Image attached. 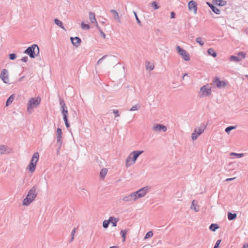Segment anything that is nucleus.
Listing matches in <instances>:
<instances>
[{
  "label": "nucleus",
  "instance_id": "nucleus-1",
  "mask_svg": "<svg viewBox=\"0 0 248 248\" xmlns=\"http://www.w3.org/2000/svg\"><path fill=\"white\" fill-rule=\"evenodd\" d=\"M37 188L35 186H33L29 191L26 197L23 201V205L28 206L32 202L36 197L38 193L36 191Z\"/></svg>",
  "mask_w": 248,
  "mask_h": 248
},
{
  "label": "nucleus",
  "instance_id": "nucleus-2",
  "mask_svg": "<svg viewBox=\"0 0 248 248\" xmlns=\"http://www.w3.org/2000/svg\"><path fill=\"white\" fill-rule=\"evenodd\" d=\"M143 153V151H134L131 152L125 160V166L129 167L134 164L138 157Z\"/></svg>",
  "mask_w": 248,
  "mask_h": 248
},
{
  "label": "nucleus",
  "instance_id": "nucleus-3",
  "mask_svg": "<svg viewBox=\"0 0 248 248\" xmlns=\"http://www.w3.org/2000/svg\"><path fill=\"white\" fill-rule=\"evenodd\" d=\"M60 105H61L62 114V115L65 126L67 128H69L70 127V124L68 121V110L64 101L63 99H60Z\"/></svg>",
  "mask_w": 248,
  "mask_h": 248
},
{
  "label": "nucleus",
  "instance_id": "nucleus-4",
  "mask_svg": "<svg viewBox=\"0 0 248 248\" xmlns=\"http://www.w3.org/2000/svg\"><path fill=\"white\" fill-rule=\"evenodd\" d=\"M24 53L28 54L31 58H34L39 54V48L37 45L34 44L28 47Z\"/></svg>",
  "mask_w": 248,
  "mask_h": 248
},
{
  "label": "nucleus",
  "instance_id": "nucleus-5",
  "mask_svg": "<svg viewBox=\"0 0 248 248\" xmlns=\"http://www.w3.org/2000/svg\"><path fill=\"white\" fill-rule=\"evenodd\" d=\"M41 102V98L37 97L36 98H31L30 99L27 104V111L31 113L34 108L37 107Z\"/></svg>",
  "mask_w": 248,
  "mask_h": 248
},
{
  "label": "nucleus",
  "instance_id": "nucleus-6",
  "mask_svg": "<svg viewBox=\"0 0 248 248\" xmlns=\"http://www.w3.org/2000/svg\"><path fill=\"white\" fill-rule=\"evenodd\" d=\"M39 157V154L38 152H35L33 154L31 159V161L29 165V170L31 172H32L35 170L37 162L38 161Z\"/></svg>",
  "mask_w": 248,
  "mask_h": 248
},
{
  "label": "nucleus",
  "instance_id": "nucleus-7",
  "mask_svg": "<svg viewBox=\"0 0 248 248\" xmlns=\"http://www.w3.org/2000/svg\"><path fill=\"white\" fill-rule=\"evenodd\" d=\"M211 94V89L208 84L202 87L200 89L199 96L200 97L208 96Z\"/></svg>",
  "mask_w": 248,
  "mask_h": 248
},
{
  "label": "nucleus",
  "instance_id": "nucleus-8",
  "mask_svg": "<svg viewBox=\"0 0 248 248\" xmlns=\"http://www.w3.org/2000/svg\"><path fill=\"white\" fill-rule=\"evenodd\" d=\"M149 189L150 187L149 186H145L134 192L135 197H137V200L145 196L149 191Z\"/></svg>",
  "mask_w": 248,
  "mask_h": 248
},
{
  "label": "nucleus",
  "instance_id": "nucleus-9",
  "mask_svg": "<svg viewBox=\"0 0 248 248\" xmlns=\"http://www.w3.org/2000/svg\"><path fill=\"white\" fill-rule=\"evenodd\" d=\"M176 50L179 54L183 58V59L188 61L190 60V56L188 52L185 49L181 48L180 46H176Z\"/></svg>",
  "mask_w": 248,
  "mask_h": 248
},
{
  "label": "nucleus",
  "instance_id": "nucleus-10",
  "mask_svg": "<svg viewBox=\"0 0 248 248\" xmlns=\"http://www.w3.org/2000/svg\"><path fill=\"white\" fill-rule=\"evenodd\" d=\"M0 78L2 79L4 83L6 84L9 83V74L7 69H2L0 74Z\"/></svg>",
  "mask_w": 248,
  "mask_h": 248
},
{
  "label": "nucleus",
  "instance_id": "nucleus-11",
  "mask_svg": "<svg viewBox=\"0 0 248 248\" xmlns=\"http://www.w3.org/2000/svg\"><path fill=\"white\" fill-rule=\"evenodd\" d=\"M121 199L124 202L133 203L137 200V197H135L134 192H133L128 195L123 197Z\"/></svg>",
  "mask_w": 248,
  "mask_h": 248
},
{
  "label": "nucleus",
  "instance_id": "nucleus-12",
  "mask_svg": "<svg viewBox=\"0 0 248 248\" xmlns=\"http://www.w3.org/2000/svg\"><path fill=\"white\" fill-rule=\"evenodd\" d=\"M152 129L155 132H159L161 131L166 132L167 130V127L161 124H155L152 128Z\"/></svg>",
  "mask_w": 248,
  "mask_h": 248
},
{
  "label": "nucleus",
  "instance_id": "nucleus-13",
  "mask_svg": "<svg viewBox=\"0 0 248 248\" xmlns=\"http://www.w3.org/2000/svg\"><path fill=\"white\" fill-rule=\"evenodd\" d=\"M62 131L60 128H58L57 129V142L59 146L58 149H60L62 146Z\"/></svg>",
  "mask_w": 248,
  "mask_h": 248
},
{
  "label": "nucleus",
  "instance_id": "nucleus-14",
  "mask_svg": "<svg viewBox=\"0 0 248 248\" xmlns=\"http://www.w3.org/2000/svg\"><path fill=\"white\" fill-rule=\"evenodd\" d=\"M188 7L189 11H193L195 14L197 13V4L195 1H190L188 3Z\"/></svg>",
  "mask_w": 248,
  "mask_h": 248
},
{
  "label": "nucleus",
  "instance_id": "nucleus-15",
  "mask_svg": "<svg viewBox=\"0 0 248 248\" xmlns=\"http://www.w3.org/2000/svg\"><path fill=\"white\" fill-rule=\"evenodd\" d=\"M213 82V84L218 88L224 87L226 85V83L224 81H220L218 78H214Z\"/></svg>",
  "mask_w": 248,
  "mask_h": 248
},
{
  "label": "nucleus",
  "instance_id": "nucleus-16",
  "mask_svg": "<svg viewBox=\"0 0 248 248\" xmlns=\"http://www.w3.org/2000/svg\"><path fill=\"white\" fill-rule=\"evenodd\" d=\"M206 125L204 124H202L200 125V127H197L194 130V132H196V134H197V135H198L199 136L202 134L204 129L206 128Z\"/></svg>",
  "mask_w": 248,
  "mask_h": 248
},
{
  "label": "nucleus",
  "instance_id": "nucleus-17",
  "mask_svg": "<svg viewBox=\"0 0 248 248\" xmlns=\"http://www.w3.org/2000/svg\"><path fill=\"white\" fill-rule=\"evenodd\" d=\"M70 40L72 44L77 47L78 46L81 42V39L78 37H70Z\"/></svg>",
  "mask_w": 248,
  "mask_h": 248
},
{
  "label": "nucleus",
  "instance_id": "nucleus-18",
  "mask_svg": "<svg viewBox=\"0 0 248 248\" xmlns=\"http://www.w3.org/2000/svg\"><path fill=\"white\" fill-rule=\"evenodd\" d=\"M207 4L214 13H215L217 14H220V10L218 9L217 7L215 6L214 5L211 4L210 2H207Z\"/></svg>",
  "mask_w": 248,
  "mask_h": 248
},
{
  "label": "nucleus",
  "instance_id": "nucleus-19",
  "mask_svg": "<svg viewBox=\"0 0 248 248\" xmlns=\"http://www.w3.org/2000/svg\"><path fill=\"white\" fill-rule=\"evenodd\" d=\"M110 12L113 14V18L114 19L117 20L118 22L121 23V20L118 12L115 10H111Z\"/></svg>",
  "mask_w": 248,
  "mask_h": 248
},
{
  "label": "nucleus",
  "instance_id": "nucleus-20",
  "mask_svg": "<svg viewBox=\"0 0 248 248\" xmlns=\"http://www.w3.org/2000/svg\"><path fill=\"white\" fill-rule=\"evenodd\" d=\"M89 19L90 21L92 23H95L96 24L97 21L95 18V14L94 13L90 12L89 13Z\"/></svg>",
  "mask_w": 248,
  "mask_h": 248
},
{
  "label": "nucleus",
  "instance_id": "nucleus-21",
  "mask_svg": "<svg viewBox=\"0 0 248 248\" xmlns=\"http://www.w3.org/2000/svg\"><path fill=\"white\" fill-rule=\"evenodd\" d=\"M213 2L220 6H224L227 4L226 1L223 0H213Z\"/></svg>",
  "mask_w": 248,
  "mask_h": 248
},
{
  "label": "nucleus",
  "instance_id": "nucleus-22",
  "mask_svg": "<svg viewBox=\"0 0 248 248\" xmlns=\"http://www.w3.org/2000/svg\"><path fill=\"white\" fill-rule=\"evenodd\" d=\"M128 231L129 229H127L121 230L120 233L122 235V237L123 238V242H124L125 241V236Z\"/></svg>",
  "mask_w": 248,
  "mask_h": 248
},
{
  "label": "nucleus",
  "instance_id": "nucleus-23",
  "mask_svg": "<svg viewBox=\"0 0 248 248\" xmlns=\"http://www.w3.org/2000/svg\"><path fill=\"white\" fill-rule=\"evenodd\" d=\"M108 172V169L106 168L102 169L100 172V176L101 178L104 179L106 176Z\"/></svg>",
  "mask_w": 248,
  "mask_h": 248
},
{
  "label": "nucleus",
  "instance_id": "nucleus-24",
  "mask_svg": "<svg viewBox=\"0 0 248 248\" xmlns=\"http://www.w3.org/2000/svg\"><path fill=\"white\" fill-rule=\"evenodd\" d=\"M237 217V215L235 213H232L231 212H228V218L230 220H232L236 219Z\"/></svg>",
  "mask_w": 248,
  "mask_h": 248
},
{
  "label": "nucleus",
  "instance_id": "nucleus-25",
  "mask_svg": "<svg viewBox=\"0 0 248 248\" xmlns=\"http://www.w3.org/2000/svg\"><path fill=\"white\" fill-rule=\"evenodd\" d=\"M15 98V95H11L7 100L6 102V106H8L10 105L13 101Z\"/></svg>",
  "mask_w": 248,
  "mask_h": 248
},
{
  "label": "nucleus",
  "instance_id": "nucleus-26",
  "mask_svg": "<svg viewBox=\"0 0 248 248\" xmlns=\"http://www.w3.org/2000/svg\"><path fill=\"white\" fill-rule=\"evenodd\" d=\"M218 228L219 226L217 224L212 223L209 226V229L213 232L216 231Z\"/></svg>",
  "mask_w": 248,
  "mask_h": 248
},
{
  "label": "nucleus",
  "instance_id": "nucleus-27",
  "mask_svg": "<svg viewBox=\"0 0 248 248\" xmlns=\"http://www.w3.org/2000/svg\"><path fill=\"white\" fill-rule=\"evenodd\" d=\"M207 52L209 55H211L214 58L217 56V53L213 48H210L208 49Z\"/></svg>",
  "mask_w": 248,
  "mask_h": 248
},
{
  "label": "nucleus",
  "instance_id": "nucleus-28",
  "mask_svg": "<svg viewBox=\"0 0 248 248\" xmlns=\"http://www.w3.org/2000/svg\"><path fill=\"white\" fill-rule=\"evenodd\" d=\"M112 219V217H110L108 220H105L103 222V226L104 228H107L108 227V224Z\"/></svg>",
  "mask_w": 248,
  "mask_h": 248
},
{
  "label": "nucleus",
  "instance_id": "nucleus-29",
  "mask_svg": "<svg viewBox=\"0 0 248 248\" xmlns=\"http://www.w3.org/2000/svg\"><path fill=\"white\" fill-rule=\"evenodd\" d=\"M7 150V147L4 145H0V153L1 155L4 154L5 153L6 151Z\"/></svg>",
  "mask_w": 248,
  "mask_h": 248
},
{
  "label": "nucleus",
  "instance_id": "nucleus-30",
  "mask_svg": "<svg viewBox=\"0 0 248 248\" xmlns=\"http://www.w3.org/2000/svg\"><path fill=\"white\" fill-rule=\"evenodd\" d=\"M230 60L231 61H234L235 62H238L241 61L242 60V59H240L239 57L232 55L230 57Z\"/></svg>",
  "mask_w": 248,
  "mask_h": 248
},
{
  "label": "nucleus",
  "instance_id": "nucleus-31",
  "mask_svg": "<svg viewBox=\"0 0 248 248\" xmlns=\"http://www.w3.org/2000/svg\"><path fill=\"white\" fill-rule=\"evenodd\" d=\"M54 22H55V23L57 26H58L59 27H60L62 29H64V27L63 26V24H62V21H61L59 19L56 18V19H54Z\"/></svg>",
  "mask_w": 248,
  "mask_h": 248
},
{
  "label": "nucleus",
  "instance_id": "nucleus-32",
  "mask_svg": "<svg viewBox=\"0 0 248 248\" xmlns=\"http://www.w3.org/2000/svg\"><path fill=\"white\" fill-rule=\"evenodd\" d=\"M146 68L149 70H152L154 68V65L149 62H146Z\"/></svg>",
  "mask_w": 248,
  "mask_h": 248
},
{
  "label": "nucleus",
  "instance_id": "nucleus-33",
  "mask_svg": "<svg viewBox=\"0 0 248 248\" xmlns=\"http://www.w3.org/2000/svg\"><path fill=\"white\" fill-rule=\"evenodd\" d=\"M96 27H97V29L99 30L100 36L101 37H102L104 39H105L106 38V35H105V33L99 27L97 23H96Z\"/></svg>",
  "mask_w": 248,
  "mask_h": 248
},
{
  "label": "nucleus",
  "instance_id": "nucleus-34",
  "mask_svg": "<svg viewBox=\"0 0 248 248\" xmlns=\"http://www.w3.org/2000/svg\"><path fill=\"white\" fill-rule=\"evenodd\" d=\"M119 221V218H114L112 217V219L110 221V223H112V226L115 227L117 226V222Z\"/></svg>",
  "mask_w": 248,
  "mask_h": 248
},
{
  "label": "nucleus",
  "instance_id": "nucleus-35",
  "mask_svg": "<svg viewBox=\"0 0 248 248\" xmlns=\"http://www.w3.org/2000/svg\"><path fill=\"white\" fill-rule=\"evenodd\" d=\"M236 126H230L226 128L225 131L226 133H229L231 130L235 129Z\"/></svg>",
  "mask_w": 248,
  "mask_h": 248
},
{
  "label": "nucleus",
  "instance_id": "nucleus-36",
  "mask_svg": "<svg viewBox=\"0 0 248 248\" xmlns=\"http://www.w3.org/2000/svg\"><path fill=\"white\" fill-rule=\"evenodd\" d=\"M140 108V105L139 104H136V105L133 106V107H132L130 108V109H129V110L131 111L137 110L139 109Z\"/></svg>",
  "mask_w": 248,
  "mask_h": 248
},
{
  "label": "nucleus",
  "instance_id": "nucleus-37",
  "mask_svg": "<svg viewBox=\"0 0 248 248\" xmlns=\"http://www.w3.org/2000/svg\"><path fill=\"white\" fill-rule=\"evenodd\" d=\"M153 235V233L152 231H149L145 234V236L144 239H146L152 237Z\"/></svg>",
  "mask_w": 248,
  "mask_h": 248
},
{
  "label": "nucleus",
  "instance_id": "nucleus-38",
  "mask_svg": "<svg viewBox=\"0 0 248 248\" xmlns=\"http://www.w3.org/2000/svg\"><path fill=\"white\" fill-rule=\"evenodd\" d=\"M81 26L83 30H89L90 29V26L88 24H85L84 22H82Z\"/></svg>",
  "mask_w": 248,
  "mask_h": 248
},
{
  "label": "nucleus",
  "instance_id": "nucleus-39",
  "mask_svg": "<svg viewBox=\"0 0 248 248\" xmlns=\"http://www.w3.org/2000/svg\"><path fill=\"white\" fill-rule=\"evenodd\" d=\"M194 201H193L192 202V205H191V208L192 209H193L196 212H198L199 210V206L197 207L196 206H195L194 205Z\"/></svg>",
  "mask_w": 248,
  "mask_h": 248
},
{
  "label": "nucleus",
  "instance_id": "nucleus-40",
  "mask_svg": "<svg viewBox=\"0 0 248 248\" xmlns=\"http://www.w3.org/2000/svg\"><path fill=\"white\" fill-rule=\"evenodd\" d=\"M196 41L197 43H199L201 46H202L204 44L203 42L202 41V38L201 37H198L196 39Z\"/></svg>",
  "mask_w": 248,
  "mask_h": 248
},
{
  "label": "nucleus",
  "instance_id": "nucleus-41",
  "mask_svg": "<svg viewBox=\"0 0 248 248\" xmlns=\"http://www.w3.org/2000/svg\"><path fill=\"white\" fill-rule=\"evenodd\" d=\"M231 155L235 156L238 158L242 157L244 156V154L243 153L238 154V153H231Z\"/></svg>",
  "mask_w": 248,
  "mask_h": 248
},
{
  "label": "nucleus",
  "instance_id": "nucleus-42",
  "mask_svg": "<svg viewBox=\"0 0 248 248\" xmlns=\"http://www.w3.org/2000/svg\"><path fill=\"white\" fill-rule=\"evenodd\" d=\"M133 13L135 15V18H136V21L137 22V23L139 25H141V21L139 19V17H138V16L137 15V13L135 11H133Z\"/></svg>",
  "mask_w": 248,
  "mask_h": 248
},
{
  "label": "nucleus",
  "instance_id": "nucleus-43",
  "mask_svg": "<svg viewBox=\"0 0 248 248\" xmlns=\"http://www.w3.org/2000/svg\"><path fill=\"white\" fill-rule=\"evenodd\" d=\"M151 5L154 8V9H157L159 8V6L157 5V3L155 1H153L151 3Z\"/></svg>",
  "mask_w": 248,
  "mask_h": 248
},
{
  "label": "nucleus",
  "instance_id": "nucleus-44",
  "mask_svg": "<svg viewBox=\"0 0 248 248\" xmlns=\"http://www.w3.org/2000/svg\"><path fill=\"white\" fill-rule=\"evenodd\" d=\"M198 136H199L196 134V132L194 131L191 135V138L193 140H195L197 139Z\"/></svg>",
  "mask_w": 248,
  "mask_h": 248
},
{
  "label": "nucleus",
  "instance_id": "nucleus-45",
  "mask_svg": "<svg viewBox=\"0 0 248 248\" xmlns=\"http://www.w3.org/2000/svg\"><path fill=\"white\" fill-rule=\"evenodd\" d=\"M76 228H74L73 231H72V232H71V239L70 241V242H72L73 241V240H74V235H75V233L76 232Z\"/></svg>",
  "mask_w": 248,
  "mask_h": 248
},
{
  "label": "nucleus",
  "instance_id": "nucleus-46",
  "mask_svg": "<svg viewBox=\"0 0 248 248\" xmlns=\"http://www.w3.org/2000/svg\"><path fill=\"white\" fill-rule=\"evenodd\" d=\"M239 56H240L241 57V58L242 59H245V57H246V53L243 52H238V54H237Z\"/></svg>",
  "mask_w": 248,
  "mask_h": 248
},
{
  "label": "nucleus",
  "instance_id": "nucleus-47",
  "mask_svg": "<svg viewBox=\"0 0 248 248\" xmlns=\"http://www.w3.org/2000/svg\"><path fill=\"white\" fill-rule=\"evenodd\" d=\"M9 59L11 60H14L16 59V55L14 53H11L9 55Z\"/></svg>",
  "mask_w": 248,
  "mask_h": 248
},
{
  "label": "nucleus",
  "instance_id": "nucleus-48",
  "mask_svg": "<svg viewBox=\"0 0 248 248\" xmlns=\"http://www.w3.org/2000/svg\"><path fill=\"white\" fill-rule=\"evenodd\" d=\"M113 113L115 115V117H118L120 116V114L119 113V110L118 109H113Z\"/></svg>",
  "mask_w": 248,
  "mask_h": 248
},
{
  "label": "nucleus",
  "instance_id": "nucleus-49",
  "mask_svg": "<svg viewBox=\"0 0 248 248\" xmlns=\"http://www.w3.org/2000/svg\"><path fill=\"white\" fill-rule=\"evenodd\" d=\"M107 55H104L101 58H100L98 61V62H97V64L98 65V64H100L102 62L103 60L107 57Z\"/></svg>",
  "mask_w": 248,
  "mask_h": 248
},
{
  "label": "nucleus",
  "instance_id": "nucleus-50",
  "mask_svg": "<svg viewBox=\"0 0 248 248\" xmlns=\"http://www.w3.org/2000/svg\"><path fill=\"white\" fill-rule=\"evenodd\" d=\"M221 240H220V239L218 240L216 242V244H215V245L214 246V248H218V247H219V244H220V243H221Z\"/></svg>",
  "mask_w": 248,
  "mask_h": 248
},
{
  "label": "nucleus",
  "instance_id": "nucleus-51",
  "mask_svg": "<svg viewBox=\"0 0 248 248\" xmlns=\"http://www.w3.org/2000/svg\"><path fill=\"white\" fill-rule=\"evenodd\" d=\"M22 62H27L28 60V57L27 56H25V57H23L21 60Z\"/></svg>",
  "mask_w": 248,
  "mask_h": 248
},
{
  "label": "nucleus",
  "instance_id": "nucleus-52",
  "mask_svg": "<svg viewBox=\"0 0 248 248\" xmlns=\"http://www.w3.org/2000/svg\"><path fill=\"white\" fill-rule=\"evenodd\" d=\"M175 14L174 12H172L170 13V18H173L175 17Z\"/></svg>",
  "mask_w": 248,
  "mask_h": 248
},
{
  "label": "nucleus",
  "instance_id": "nucleus-53",
  "mask_svg": "<svg viewBox=\"0 0 248 248\" xmlns=\"http://www.w3.org/2000/svg\"><path fill=\"white\" fill-rule=\"evenodd\" d=\"M236 178L235 177H233V178H227L226 179V181H232L233 180H234Z\"/></svg>",
  "mask_w": 248,
  "mask_h": 248
},
{
  "label": "nucleus",
  "instance_id": "nucleus-54",
  "mask_svg": "<svg viewBox=\"0 0 248 248\" xmlns=\"http://www.w3.org/2000/svg\"><path fill=\"white\" fill-rule=\"evenodd\" d=\"M242 248H248V243L245 244Z\"/></svg>",
  "mask_w": 248,
  "mask_h": 248
},
{
  "label": "nucleus",
  "instance_id": "nucleus-55",
  "mask_svg": "<svg viewBox=\"0 0 248 248\" xmlns=\"http://www.w3.org/2000/svg\"><path fill=\"white\" fill-rule=\"evenodd\" d=\"M188 76V74H186V73H185L184 74L183 76V79H184V78H186V76Z\"/></svg>",
  "mask_w": 248,
  "mask_h": 248
},
{
  "label": "nucleus",
  "instance_id": "nucleus-56",
  "mask_svg": "<svg viewBox=\"0 0 248 248\" xmlns=\"http://www.w3.org/2000/svg\"><path fill=\"white\" fill-rule=\"evenodd\" d=\"M109 248H119L118 246H112L110 247Z\"/></svg>",
  "mask_w": 248,
  "mask_h": 248
},
{
  "label": "nucleus",
  "instance_id": "nucleus-57",
  "mask_svg": "<svg viewBox=\"0 0 248 248\" xmlns=\"http://www.w3.org/2000/svg\"><path fill=\"white\" fill-rule=\"evenodd\" d=\"M22 78H23V77H21V78H20V80H21V79H22Z\"/></svg>",
  "mask_w": 248,
  "mask_h": 248
},
{
  "label": "nucleus",
  "instance_id": "nucleus-58",
  "mask_svg": "<svg viewBox=\"0 0 248 248\" xmlns=\"http://www.w3.org/2000/svg\"><path fill=\"white\" fill-rule=\"evenodd\" d=\"M246 77L248 78V75H246Z\"/></svg>",
  "mask_w": 248,
  "mask_h": 248
}]
</instances>
